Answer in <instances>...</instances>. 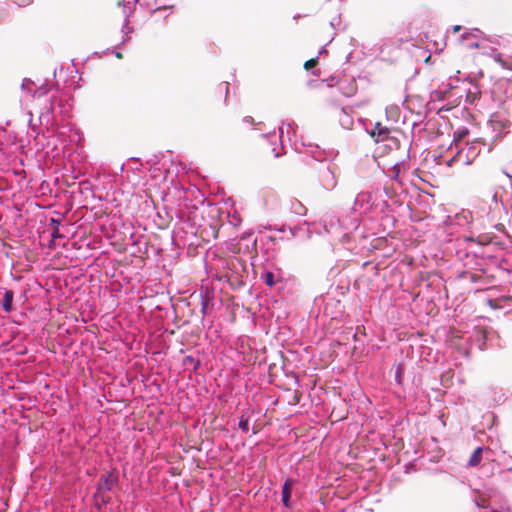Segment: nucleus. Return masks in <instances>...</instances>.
<instances>
[{
    "label": "nucleus",
    "instance_id": "6e6552de",
    "mask_svg": "<svg viewBox=\"0 0 512 512\" xmlns=\"http://www.w3.org/2000/svg\"><path fill=\"white\" fill-rule=\"evenodd\" d=\"M270 140L272 138H276V134H269L266 135ZM278 139L280 140V144L277 145L275 142L271 141V151L274 154L275 157H280L283 154L284 149V127L279 128V136Z\"/></svg>",
    "mask_w": 512,
    "mask_h": 512
},
{
    "label": "nucleus",
    "instance_id": "393cba45",
    "mask_svg": "<svg viewBox=\"0 0 512 512\" xmlns=\"http://www.w3.org/2000/svg\"><path fill=\"white\" fill-rule=\"evenodd\" d=\"M138 1H139V0H124V8H125V9H126V8H128V9L130 10V6H129V5H130L131 3H136V2H138Z\"/></svg>",
    "mask_w": 512,
    "mask_h": 512
},
{
    "label": "nucleus",
    "instance_id": "a211bd4d",
    "mask_svg": "<svg viewBox=\"0 0 512 512\" xmlns=\"http://www.w3.org/2000/svg\"><path fill=\"white\" fill-rule=\"evenodd\" d=\"M262 279L264 281V283L269 286V287H272L274 284H275V281H274V274L270 271L268 272H265L263 275H262Z\"/></svg>",
    "mask_w": 512,
    "mask_h": 512
},
{
    "label": "nucleus",
    "instance_id": "f8f14e48",
    "mask_svg": "<svg viewBox=\"0 0 512 512\" xmlns=\"http://www.w3.org/2000/svg\"><path fill=\"white\" fill-rule=\"evenodd\" d=\"M14 298V293L12 290H5L3 301H2V307L5 312L9 313L12 311V302Z\"/></svg>",
    "mask_w": 512,
    "mask_h": 512
},
{
    "label": "nucleus",
    "instance_id": "4468645a",
    "mask_svg": "<svg viewBox=\"0 0 512 512\" xmlns=\"http://www.w3.org/2000/svg\"><path fill=\"white\" fill-rule=\"evenodd\" d=\"M291 210L297 215L303 216L306 214V207L298 200L291 202Z\"/></svg>",
    "mask_w": 512,
    "mask_h": 512
},
{
    "label": "nucleus",
    "instance_id": "2eb2a0df",
    "mask_svg": "<svg viewBox=\"0 0 512 512\" xmlns=\"http://www.w3.org/2000/svg\"><path fill=\"white\" fill-rule=\"evenodd\" d=\"M238 426L239 428L243 431V432H248L249 430V417L246 416V415H241V417L239 418V423H238Z\"/></svg>",
    "mask_w": 512,
    "mask_h": 512
},
{
    "label": "nucleus",
    "instance_id": "a878e982",
    "mask_svg": "<svg viewBox=\"0 0 512 512\" xmlns=\"http://www.w3.org/2000/svg\"><path fill=\"white\" fill-rule=\"evenodd\" d=\"M467 47L470 49L479 48V43L478 42H468Z\"/></svg>",
    "mask_w": 512,
    "mask_h": 512
},
{
    "label": "nucleus",
    "instance_id": "f03ea898",
    "mask_svg": "<svg viewBox=\"0 0 512 512\" xmlns=\"http://www.w3.org/2000/svg\"><path fill=\"white\" fill-rule=\"evenodd\" d=\"M484 147L485 144L478 139L468 142L465 146L460 148L458 147L455 156L448 162V165L450 166L452 162H456L464 166L470 165L480 155Z\"/></svg>",
    "mask_w": 512,
    "mask_h": 512
},
{
    "label": "nucleus",
    "instance_id": "bb28decb",
    "mask_svg": "<svg viewBox=\"0 0 512 512\" xmlns=\"http://www.w3.org/2000/svg\"><path fill=\"white\" fill-rule=\"evenodd\" d=\"M14 2L18 5H27L31 2V0H14Z\"/></svg>",
    "mask_w": 512,
    "mask_h": 512
},
{
    "label": "nucleus",
    "instance_id": "1a4fd4ad",
    "mask_svg": "<svg viewBox=\"0 0 512 512\" xmlns=\"http://www.w3.org/2000/svg\"><path fill=\"white\" fill-rule=\"evenodd\" d=\"M390 130L383 126L380 122L375 123L373 129L371 130L372 137H375L377 142L384 141L388 139Z\"/></svg>",
    "mask_w": 512,
    "mask_h": 512
},
{
    "label": "nucleus",
    "instance_id": "39448f33",
    "mask_svg": "<svg viewBox=\"0 0 512 512\" xmlns=\"http://www.w3.org/2000/svg\"><path fill=\"white\" fill-rule=\"evenodd\" d=\"M375 192L362 191L355 197L351 210L354 214L366 215L370 213L375 206Z\"/></svg>",
    "mask_w": 512,
    "mask_h": 512
},
{
    "label": "nucleus",
    "instance_id": "72a5a7b5",
    "mask_svg": "<svg viewBox=\"0 0 512 512\" xmlns=\"http://www.w3.org/2000/svg\"><path fill=\"white\" fill-rule=\"evenodd\" d=\"M294 145H295V150H298V147H297V143H296V142L294 143Z\"/></svg>",
    "mask_w": 512,
    "mask_h": 512
},
{
    "label": "nucleus",
    "instance_id": "0eeeda50",
    "mask_svg": "<svg viewBox=\"0 0 512 512\" xmlns=\"http://www.w3.org/2000/svg\"><path fill=\"white\" fill-rule=\"evenodd\" d=\"M117 481V477L112 471L105 472L98 481L97 494H100L102 491H111L117 484Z\"/></svg>",
    "mask_w": 512,
    "mask_h": 512
},
{
    "label": "nucleus",
    "instance_id": "cd10ccee",
    "mask_svg": "<svg viewBox=\"0 0 512 512\" xmlns=\"http://www.w3.org/2000/svg\"><path fill=\"white\" fill-rule=\"evenodd\" d=\"M128 16H129V14L125 11L124 27H126L128 25Z\"/></svg>",
    "mask_w": 512,
    "mask_h": 512
},
{
    "label": "nucleus",
    "instance_id": "b1692460",
    "mask_svg": "<svg viewBox=\"0 0 512 512\" xmlns=\"http://www.w3.org/2000/svg\"><path fill=\"white\" fill-rule=\"evenodd\" d=\"M505 111L510 114L512 112V104L510 102H504Z\"/></svg>",
    "mask_w": 512,
    "mask_h": 512
},
{
    "label": "nucleus",
    "instance_id": "7ed1b4c3",
    "mask_svg": "<svg viewBox=\"0 0 512 512\" xmlns=\"http://www.w3.org/2000/svg\"><path fill=\"white\" fill-rule=\"evenodd\" d=\"M458 82H459V79L457 76L450 77L446 83H442L438 89L433 90L430 93L431 102L447 101L448 102L447 105H449V106L443 105L442 107H440V110H442V109L450 110L453 105H457L458 104L457 99L451 100V98L453 96L451 92H452V90L457 88Z\"/></svg>",
    "mask_w": 512,
    "mask_h": 512
},
{
    "label": "nucleus",
    "instance_id": "5701e85b",
    "mask_svg": "<svg viewBox=\"0 0 512 512\" xmlns=\"http://www.w3.org/2000/svg\"><path fill=\"white\" fill-rule=\"evenodd\" d=\"M50 225L52 226V228H60V221L58 219H55V218H51L50 219Z\"/></svg>",
    "mask_w": 512,
    "mask_h": 512
},
{
    "label": "nucleus",
    "instance_id": "2f4dec72",
    "mask_svg": "<svg viewBox=\"0 0 512 512\" xmlns=\"http://www.w3.org/2000/svg\"><path fill=\"white\" fill-rule=\"evenodd\" d=\"M326 52V49L325 47L323 46L320 50H319V55H321L322 53Z\"/></svg>",
    "mask_w": 512,
    "mask_h": 512
},
{
    "label": "nucleus",
    "instance_id": "f257e3e1",
    "mask_svg": "<svg viewBox=\"0 0 512 512\" xmlns=\"http://www.w3.org/2000/svg\"><path fill=\"white\" fill-rule=\"evenodd\" d=\"M488 207H482L476 212V216L470 210L462 209L455 215L447 216L444 221L446 231L450 235H462L467 238L466 233L471 235L481 233L488 227H495L497 215L501 212L503 205L498 199L497 192H492Z\"/></svg>",
    "mask_w": 512,
    "mask_h": 512
},
{
    "label": "nucleus",
    "instance_id": "f3484780",
    "mask_svg": "<svg viewBox=\"0 0 512 512\" xmlns=\"http://www.w3.org/2000/svg\"><path fill=\"white\" fill-rule=\"evenodd\" d=\"M34 83L32 80L25 78L22 81L21 88L29 94H32Z\"/></svg>",
    "mask_w": 512,
    "mask_h": 512
},
{
    "label": "nucleus",
    "instance_id": "412c9836",
    "mask_svg": "<svg viewBox=\"0 0 512 512\" xmlns=\"http://www.w3.org/2000/svg\"><path fill=\"white\" fill-rule=\"evenodd\" d=\"M281 127H284V134L286 133L289 141H292L290 131L292 130V133H295V130H293L291 124H287L286 126L282 125Z\"/></svg>",
    "mask_w": 512,
    "mask_h": 512
},
{
    "label": "nucleus",
    "instance_id": "6ab92c4d",
    "mask_svg": "<svg viewBox=\"0 0 512 512\" xmlns=\"http://www.w3.org/2000/svg\"><path fill=\"white\" fill-rule=\"evenodd\" d=\"M47 92H48V89L46 88V86H40V87H38L36 90H34V89H33V91H32V94H31V95H32L34 98H40V97H42V96L46 95V94H47Z\"/></svg>",
    "mask_w": 512,
    "mask_h": 512
},
{
    "label": "nucleus",
    "instance_id": "9b49d317",
    "mask_svg": "<svg viewBox=\"0 0 512 512\" xmlns=\"http://www.w3.org/2000/svg\"><path fill=\"white\" fill-rule=\"evenodd\" d=\"M491 57L503 69L512 70V61L510 59H504L501 53L494 51L492 52Z\"/></svg>",
    "mask_w": 512,
    "mask_h": 512
},
{
    "label": "nucleus",
    "instance_id": "473e14b6",
    "mask_svg": "<svg viewBox=\"0 0 512 512\" xmlns=\"http://www.w3.org/2000/svg\"><path fill=\"white\" fill-rule=\"evenodd\" d=\"M471 280L474 281L475 280V276L474 275H471Z\"/></svg>",
    "mask_w": 512,
    "mask_h": 512
},
{
    "label": "nucleus",
    "instance_id": "dca6fc26",
    "mask_svg": "<svg viewBox=\"0 0 512 512\" xmlns=\"http://www.w3.org/2000/svg\"><path fill=\"white\" fill-rule=\"evenodd\" d=\"M468 134V130L467 129H458L455 134H454V141L456 142V147L458 148L459 146V142L464 139L466 137V135Z\"/></svg>",
    "mask_w": 512,
    "mask_h": 512
},
{
    "label": "nucleus",
    "instance_id": "4be33fe9",
    "mask_svg": "<svg viewBox=\"0 0 512 512\" xmlns=\"http://www.w3.org/2000/svg\"><path fill=\"white\" fill-rule=\"evenodd\" d=\"M60 237H62L60 234V228L52 229V232H51L52 241H54L55 239L60 238Z\"/></svg>",
    "mask_w": 512,
    "mask_h": 512
},
{
    "label": "nucleus",
    "instance_id": "423d86ee",
    "mask_svg": "<svg viewBox=\"0 0 512 512\" xmlns=\"http://www.w3.org/2000/svg\"><path fill=\"white\" fill-rule=\"evenodd\" d=\"M488 125L491 127L496 136H500L508 132L511 127L509 115L499 110L491 114Z\"/></svg>",
    "mask_w": 512,
    "mask_h": 512
},
{
    "label": "nucleus",
    "instance_id": "aec40b11",
    "mask_svg": "<svg viewBox=\"0 0 512 512\" xmlns=\"http://www.w3.org/2000/svg\"><path fill=\"white\" fill-rule=\"evenodd\" d=\"M317 61H318V56H316L315 58H312V59L306 61L305 64H304V67L306 69H310V68L314 67L317 64Z\"/></svg>",
    "mask_w": 512,
    "mask_h": 512
},
{
    "label": "nucleus",
    "instance_id": "c85d7f7f",
    "mask_svg": "<svg viewBox=\"0 0 512 512\" xmlns=\"http://www.w3.org/2000/svg\"><path fill=\"white\" fill-rule=\"evenodd\" d=\"M469 35L476 36V34H474V33H465V34L463 35V39H464V40H467Z\"/></svg>",
    "mask_w": 512,
    "mask_h": 512
},
{
    "label": "nucleus",
    "instance_id": "c756f323",
    "mask_svg": "<svg viewBox=\"0 0 512 512\" xmlns=\"http://www.w3.org/2000/svg\"><path fill=\"white\" fill-rule=\"evenodd\" d=\"M461 29L459 25L453 27L454 32H458Z\"/></svg>",
    "mask_w": 512,
    "mask_h": 512
},
{
    "label": "nucleus",
    "instance_id": "7c9ffc66",
    "mask_svg": "<svg viewBox=\"0 0 512 512\" xmlns=\"http://www.w3.org/2000/svg\"><path fill=\"white\" fill-rule=\"evenodd\" d=\"M54 110H55V108H54V104H53V103H51V104H50V107H49V111L53 113V112H54Z\"/></svg>",
    "mask_w": 512,
    "mask_h": 512
},
{
    "label": "nucleus",
    "instance_id": "20e7f679",
    "mask_svg": "<svg viewBox=\"0 0 512 512\" xmlns=\"http://www.w3.org/2000/svg\"><path fill=\"white\" fill-rule=\"evenodd\" d=\"M318 181L322 188L326 191H332L338 184L336 175V165L333 163L321 162L317 167Z\"/></svg>",
    "mask_w": 512,
    "mask_h": 512
},
{
    "label": "nucleus",
    "instance_id": "ddd939ff",
    "mask_svg": "<svg viewBox=\"0 0 512 512\" xmlns=\"http://www.w3.org/2000/svg\"><path fill=\"white\" fill-rule=\"evenodd\" d=\"M481 454H482L481 447H478L477 449H475L468 461V465L471 467L477 466L481 462V459H482Z\"/></svg>",
    "mask_w": 512,
    "mask_h": 512
},
{
    "label": "nucleus",
    "instance_id": "9d476101",
    "mask_svg": "<svg viewBox=\"0 0 512 512\" xmlns=\"http://www.w3.org/2000/svg\"><path fill=\"white\" fill-rule=\"evenodd\" d=\"M294 481L292 479H287L282 487V503L285 507H290V498H291V491Z\"/></svg>",
    "mask_w": 512,
    "mask_h": 512
}]
</instances>
